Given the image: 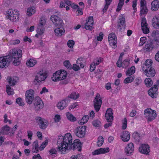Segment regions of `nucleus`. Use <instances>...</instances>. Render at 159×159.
<instances>
[{
    "label": "nucleus",
    "mask_w": 159,
    "mask_h": 159,
    "mask_svg": "<svg viewBox=\"0 0 159 159\" xmlns=\"http://www.w3.org/2000/svg\"><path fill=\"white\" fill-rule=\"evenodd\" d=\"M22 56V51L15 49L10 50L8 55L0 57V68L7 66L11 61L15 66L19 65L20 63V59Z\"/></svg>",
    "instance_id": "obj_1"
},
{
    "label": "nucleus",
    "mask_w": 159,
    "mask_h": 159,
    "mask_svg": "<svg viewBox=\"0 0 159 159\" xmlns=\"http://www.w3.org/2000/svg\"><path fill=\"white\" fill-rule=\"evenodd\" d=\"M63 138L62 143V146L59 150L61 153L63 154L66 153L67 150L71 149L72 141V137L70 133L65 134Z\"/></svg>",
    "instance_id": "obj_2"
},
{
    "label": "nucleus",
    "mask_w": 159,
    "mask_h": 159,
    "mask_svg": "<svg viewBox=\"0 0 159 159\" xmlns=\"http://www.w3.org/2000/svg\"><path fill=\"white\" fill-rule=\"evenodd\" d=\"M67 73L63 70L57 71L53 74L52 77V80L54 82L63 80L67 77Z\"/></svg>",
    "instance_id": "obj_3"
},
{
    "label": "nucleus",
    "mask_w": 159,
    "mask_h": 159,
    "mask_svg": "<svg viewBox=\"0 0 159 159\" xmlns=\"http://www.w3.org/2000/svg\"><path fill=\"white\" fill-rule=\"evenodd\" d=\"M159 45V39H156L147 41L143 50L146 52H149L152 51L154 48H156Z\"/></svg>",
    "instance_id": "obj_4"
},
{
    "label": "nucleus",
    "mask_w": 159,
    "mask_h": 159,
    "mask_svg": "<svg viewBox=\"0 0 159 159\" xmlns=\"http://www.w3.org/2000/svg\"><path fill=\"white\" fill-rule=\"evenodd\" d=\"M144 114L148 121H151L155 119L157 117L156 111L150 108H147L144 111Z\"/></svg>",
    "instance_id": "obj_5"
},
{
    "label": "nucleus",
    "mask_w": 159,
    "mask_h": 159,
    "mask_svg": "<svg viewBox=\"0 0 159 159\" xmlns=\"http://www.w3.org/2000/svg\"><path fill=\"white\" fill-rule=\"evenodd\" d=\"M105 117L107 121L109 122L104 125V128L105 129L107 128L112 125V122L113 120V112L111 109H108L106 111L105 114Z\"/></svg>",
    "instance_id": "obj_6"
},
{
    "label": "nucleus",
    "mask_w": 159,
    "mask_h": 159,
    "mask_svg": "<svg viewBox=\"0 0 159 159\" xmlns=\"http://www.w3.org/2000/svg\"><path fill=\"white\" fill-rule=\"evenodd\" d=\"M86 128L85 126L78 127L74 129V134L78 137L83 138L85 134Z\"/></svg>",
    "instance_id": "obj_7"
},
{
    "label": "nucleus",
    "mask_w": 159,
    "mask_h": 159,
    "mask_svg": "<svg viewBox=\"0 0 159 159\" xmlns=\"http://www.w3.org/2000/svg\"><path fill=\"white\" fill-rule=\"evenodd\" d=\"M102 103V98L100 95L98 93L93 100V105L96 111L98 112L100 109Z\"/></svg>",
    "instance_id": "obj_8"
},
{
    "label": "nucleus",
    "mask_w": 159,
    "mask_h": 159,
    "mask_svg": "<svg viewBox=\"0 0 159 159\" xmlns=\"http://www.w3.org/2000/svg\"><path fill=\"white\" fill-rule=\"evenodd\" d=\"M25 100L29 104H31L34 99V92L33 89L27 90L25 93Z\"/></svg>",
    "instance_id": "obj_9"
},
{
    "label": "nucleus",
    "mask_w": 159,
    "mask_h": 159,
    "mask_svg": "<svg viewBox=\"0 0 159 159\" xmlns=\"http://www.w3.org/2000/svg\"><path fill=\"white\" fill-rule=\"evenodd\" d=\"M51 20L55 26L58 27H63L64 23L63 20L57 16H51Z\"/></svg>",
    "instance_id": "obj_10"
},
{
    "label": "nucleus",
    "mask_w": 159,
    "mask_h": 159,
    "mask_svg": "<svg viewBox=\"0 0 159 159\" xmlns=\"http://www.w3.org/2000/svg\"><path fill=\"white\" fill-rule=\"evenodd\" d=\"M47 77L46 73L42 70L37 73L35 77V80L38 83H39L44 81Z\"/></svg>",
    "instance_id": "obj_11"
},
{
    "label": "nucleus",
    "mask_w": 159,
    "mask_h": 159,
    "mask_svg": "<svg viewBox=\"0 0 159 159\" xmlns=\"http://www.w3.org/2000/svg\"><path fill=\"white\" fill-rule=\"evenodd\" d=\"M93 16H90L86 20L85 26L83 28H85L87 30L91 31L93 29Z\"/></svg>",
    "instance_id": "obj_12"
},
{
    "label": "nucleus",
    "mask_w": 159,
    "mask_h": 159,
    "mask_svg": "<svg viewBox=\"0 0 159 159\" xmlns=\"http://www.w3.org/2000/svg\"><path fill=\"white\" fill-rule=\"evenodd\" d=\"M109 43L111 46H114L116 47L117 44V37L115 34L112 33L109 34L108 37Z\"/></svg>",
    "instance_id": "obj_13"
},
{
    "label": "nucleus",
    "mask_w": 159,
    "mask_h": 159,
    "mask_svg": "<svg viewBox=\"0 0 159 159\" xmlns=\"http://www.w3.org/2000/svg\"><path fill=\"white\" fill-rule=\"evenodd\" d=\"M45 24V20L43 18H41L37 30V33L41 35L43 33L45 29L44 26Z\"/></svg>",
    "instance_id": "obj_14"
},
{
    "label": "nucleus",
    "mask_w": 159,
    "mask_h": 159,
    "mask_svg": "<svg viewBox=\"0 0 159 159\" xmlns=\"http://www.w3.org/2000/svg\"><path fill=\"white\" fill-rule=\"evenodd\" d=\"M140 8V15H146L148 13V10L145 0H141Z\"/></svg>",
    "instance_id": "obj_15"
},
{
    "label": "nucleus",
    "mask_w": 159,
    "mask_h": 159,
    "mask_svg": "<svg viewBox=\"0 0 159 159\" xmlns=\"http://www.w3.org/2000/svg\"><path fill=\"white\" fill-rule=\"evenodd\" d=\"M82 144L81 143L80 141L78 139L75 140L74 141L73 143H72L71 149L73 150H77L79 151L81 150Z\"/></svg>",
    "instance_id": "obj_16"
},
{
    "label": "nucleus",
    "mask_w": 159,
    "mask_h": 159,
    "mask_svg": "<svg viewBox=\"0 0 159 159\" xmlns=\"http://www.w3.org/2000/svg\"><path fill=\"white\" fill-rule=\"evenodd\" d=\"M70 100L69 98H66L57 104V107L61 110H63L66 107L70 102Z\"/></svg>",
    "instance_id": "obj_17"
},
{
    "label": "nucleus",
    "mask_w": 159,
    "mask_h": 159,
    "mask_svg": "<svg viewBox=\"0 0 159 159\" xmlns=\"http://www.w3.org/2000/svg\"><path fill=\"white\" fill-rule=\"evenodd\" d=\"M139 151L142 153L146 155L148 154L150 152V147L147 144H142L139 148Z\"/></svg>",
    "instance_id": "obj_18"
},
{
    "label": "nucleus",
    "mask_w": 159,
    "mask_h": 159,
    "mask_svg": "<svg viewBox=\"0 0 159 159\" xmlns=\"http://www.w3.org/2000/svg\"><path fill=\"white\" fill-rule=\"evenodd\" d=\"M158 87L157 85H154L148 91L149 95L152 98H155L157 97Z\"/></svg>",
    "instance_id": "obj_19"
},
{
    "label": "nucleus",
    "mask_w": 159,
    "mask_h": 159,
    "mask_svg": "<svg viewBox=\"0 0 159 159\" xmlns=\"http://www.w3.org/2000/svg\"><path fill=\"white\" fill-rule=\"evenodd\" d=\"M34 104L35 108L37 110L42 108L44 106L43 101L39 97L35 98Z\"/></svg>",
    "instance_id": "obj_20"
},
{
    "label": "nucleus",
    "mask_w": 159,
    "mask_h": 159,
    "mask_svg": "<svg viewBox=\"0 0 159 159\" xmlns=\"http://www.w3.org/2000/svg\"><path fill=\"white\" fill-rule=\"evenodd\" d=\"M134 151V146L133 143H130L128 144L125 148V152L127 155H130Z\"/></svg>",
    "instance_id": "obj_21"
},
{
    "label": "nucleus",
    "mask_w": 159,
    "mask_h": 159,
    "mask_svg": "<svg viewBox=\"0 0 159 159\" xmlns=\"http://www.w3.org/2000/svg\"><path fill=\"white\" fill-rule=\"evenodd\" d=\"M145 75L147 77H154L156 74V72L154 68L152 67L143 70Z\"/></svg>",
    "instance_id": "obj_22"
},
{
    "label": "nucleus",
    "mask_w": 159,
    "mask_h": 159,
    "mask_svg": "<svg viewBox=\"0 0 159 159\" xmlns=\"http://www.w3.org/2000/svg\"><path fill=\"white\" fill-rule=\"evenodd\" d=\"M109 151V148H100L95 150L92 152V154L93 155L104 154L107 153Z\"/></svg>",
    "instance_id": "obj_23"
},
{
    "label": "nucleus",
    "mask_w": 159,
    "mask_h": 159,
    "mask_svg": "<svg viewBox=\"0 0 159 159\" xmlns=\"http://www.w3.org/2000/svg\"><path fill=\"white\" fill-rule=\"evenodd\" d=\"M122 140L125 142H128L130 139V134L128 131H123L122 134L120 136Z\"/></svg>",
    "instance_id": "obj_24"
},
{
    "label": "nucleus",
    "mask_w": 159,
    "mask_h": 159,
    "mask_svg": "<svg viewBox=\"0 0 159 159\" xmlns=\"http://www.w3.org/2000/svg\"><path fill=\"white\" fill-rule=\"evenodd\" d=\"M121 25L124 29H125L126 25L125 24V18L124 17H122L119 19L118 29L119 31H121L122 30Z\"/></svg>",
    "instance_id": "obj_25"
},
{
    "label": "nucleus",
    "mask_w": 159,
    "mask_h": 159,
    "mask_svg": "<svg viewBox=\"0 0 159 159\" xmlns=\"http://www.w3.org/2000/svg\"><path fill=\"white\" fill-rule=\"evenodd\" d=\"M151 5V10L156 11L159 8V2L157 0H154L152 2Z\"/></svg>",
    "instance_id": "obj_26"
},
{
    "label": "nucleus",
    "mask_w": 159,
    "mask_h": 159,
    "mask_svg": "<svg viewBox=\"0 0 159 159\" xmlns=\"http://www.w3.org/2000/svg\"><path fill=\"white\" fill-rule=\"evenodd\" d=\"M152 60L150 59H147L144 64V65L142 67L143 70H146V69H148L150 68L151 66L152 65Z\"/></svg>",
    "instance_id": "obj_27"
},
{
    "label": "nucleus",
    "mask_w": 159,
    "mask_h": 159,
    "mask_svg": "<svg viewBox=\"0 0 159 159\" xmlns=\"http://www.w3.org/2000/svg\"><path fill=\"white\" fill-rule=\"evenodd\" d=\"M55 35L57 36H61L63 35L65 32L63 27H59L54 30Z\"/></svg>",
    "instance_id": "obj_28"
},
{
    "label": "nucleus",
    "mask_w": 159,
    "mask_h": 159,
    "mask_svg": "<svg viewBox=\"0 0 159 159\" xmlns=\"http://www.w3.org/2000/svg\"><path fill=\"white\" fill-rule=\"evenodd\" d=\"M38 141L36 140L34 141L32 144V151L34 153L38 152L39 150V147L38 144Z\"/></svg>",
    "instance_id": "obj_29"
},
{
    "label": "nucleus",
    "mask_w": 159,
    "mask_h": 159,
    "mask_svg": "<svg viewBox=\"0 0 159 159\" xmlns=\"http://www.w3.org/2000/svg\"><path fill=\"white\" fill-rule=\"evenodd\" d=\"M17 80L18 79L16 77H14L13 78L8 77L7 78V80L11 86L14 85L17 81Z\"/></svg>",
    "instance_id": "obj_30"
},
{
    "label": "nucleus",
    "mask_w": 159,
    "mask_h": 159,
    "mask_svg": "<svg viewBox=\"0 0 159 159\" xmlns=\"http://www.w3.org/2000/svg\"><path fill=\"white\" fill-rule=\"evenodd\" d=\"M152 25L153 27L156 28L159 27V19L158 18L154 17L152 21Z\"/></svg>",
    "instance_id": "obj_31"
},
{
    "label": "nucleus",
    "mask_w": 159,
    "mask_h": 159,
    "mask_svg": "<svg viewBox=\"0 0 159 159\" xmlns=\"http://www.w3.org/2000/svg\"><path fill=\"white\" fill-rule=\"evenodd\" d=\"M63 137L61 135H60L58 137V140L57 143L58 147L57 148L58 151L59 149L61 148V147L62 146V140L63 139Z\"/></svg>",
    "instance_id": "obj_32"
},
{
    "label": "nucleus",
    "mask_w": 159,
    "mask_h": 159,
    "mask_svg": "<svg viewBox=\"0 0 159 159\" xmlns=\"http://www.w3.org/2000/svg\"><path fill=\"white\" fill-rule=\"evenodd\" d=\"M37 63L36 60L33 59H30L26 62V64L29 67L34 66Z\"/></svg>",
    "instance_id": "obj_33"
},
{
    "label": "nucleus",
    "mask_w": 159,
    "mask_h": 159,
    "mask_svg": "<svg viewBox=\"0 0 159 159\" xmlns=\"http://www.w3.org/2000/svg\"><path fill=\"white\" fill-rule=\"evenodd\" d=\"M15 13L14 14L12 15L9 18L10 20L12 21H16L18 20V16L19 15V13L17 12V11H15Z\"/></svg>",
    "instance_id": "obj_34"
},
{
    "label": "nucleus",
    "mask_w": 159,
    "mask_h": 159,
    "mask_svg": "<svg viewBox=\"0 0 159 159\" xmlns=\"http://www.w3.org/2000/svg\"><path fill=\"white\" fill-rule=\"evenodd\" d=\"M36 10L34 7L29 8L27 11V14L28 16H30L35 13Z\"/></svg>",
    "instance_id": "obj_35"
},
{
    "label": "nucleus",
    "mask_w": 159,
    "mask_h": 159,
    "mask_svg": "<svg viewBox=\"0 0 159 159\" xmlns=\"http://www.w3.org/2000/svg\"><path fill=\"white\" fill-rule=\"evenodd\" d=\"M79 94L76 93L75 92H73L69 95L67 98H69V99L71 98L75 100L79 98Z\"/></svg>",
    "instance_id": "obj_36"
},
{
    "label": "nucleus",
    "mask_w": 159,
    "mask_h": 159,
    "mask_svg": "<svg viewBox=\"0 0 159 159\" xmlns=\"http://www.w3.org/2000/svg\"><path fill=\"white\" fill-rule=\"evenodd\" d=\"M39 127L43 129H45L48 125L47 121L43 119L41 122V124L39 125Z\"/></svg>",
    "instance_id": "obj_37"
},
{
    "label": "nucleus",
    "mask_w": 159,
    "mask_h": 159,
    "mask_svg": "<svg viewBox=\"0 0 159 159\" xmlns=\"http://www.w3.org/2000/svg\"><path fill=\"white\" fill-rule=\"evenodd\" d=\"M135 67L134 66H132L127 70L126 72V75L127 76H130L131 75L135 73Z\"/></svg>",
    "instance_id": "obj_38"
},
{
    "label": "nucleus",
    "mask_w": 159,
    "mask_h": 159,
    "mask_svg": "<svg viewBox=\"0 0 159 159\" xmlns=\"http://www.w3.org/2000/svg\"><path fill=\"white\" fill-rule=\"evenodd\" d=\"M145 84L148 87H150L153 84V82L150 78H147L144 80Z\"/></svg>",
    "instance_id": "obj_39"
},
{
    "label": "nucleus",
    "mask_w": 159,
    "mask_h": 159,
    "mask_svg": "<svg viewBox=\"0 0 159 159\" xmlns=\"http://www.w3.org/2000/svg\"><path fill=\"white\" fill-rule=\"evenodd\" d=\"M84 61L82 58H78L76 61V63L77 64L80 65V66L82 68L84 67Z\"/></svg>",
    "instance_id": "obj_40"
},
{
    "label": "nucleus",
    "mask_w": 159,
    "mask_h": 159,
    "mask_svg": "<svg viewBox=\"0 0 159 159\" xmlns=\"http://www.w3.org/2000/svg\"><path fill=\"white\" fill-rule=\"evenodd\" d=\"M89 118L88 116H84L80 120L79 124L81 125H84L87 122Z\"/></svg>",
    "instance_id": "obj_41"
},
{
    "label": "nucleus",
    "mask_w": 159,
    "mask_h": 159,
    "mask_svg": "<svg viewBox=\"0 0 159 159\" xmlns=\"http://www.w3.org/2000/svg\"><path fill=\"white\" fill-rule=\"evenodd\" d=\"M66 116L67 119L71 121H75L76 120L75 117L69 112L67 113Z\"/></svg>",
    "instance_id": "obj_42"
},
{
    "label": "nucleus",
    "mask_w": 159,
    "mask_h": 159,
    "mask_svg": "<svg viewBox=\"0 0 159 159\" xmlns=\"http://www.w3.org/2000/svg\"><path fill=\"white\" fill-rule=\"evenodd\" d=\"M103 143V138L102 136H100L98 138L97 145L98 147L101 146Z\"/></svg>",
    "instance_id": "obj_43"
},
{
    "label": "nucleus",
    "mask_w": 159,
    "mask_h": 159,
    "mask_svg": "<svg viewBox=\"0 0 159 159\" xmlns=\"http://www.w3.org/2000/svg\"><path fill=\"white\" fill-rule=\"evenodd\" d=\"M134 77L133 76L128 77L124 80V82L125 84L130 83L134 80Z\"/></svg>",
    "instance_id": "obj_44"
},
{
    "label": "nucleus",
    "mask_w": 159,
    "mask_h": 159,
    "mask_svg": "<svg viewBox=\"0 0 159 159\" xmlns=\"http://www.w3.org/2000/svg\"><path fill=\"white\" fill-rule=\"evenodd\" d=\"M148 25H141L142 30L144 34H148L149 33V29L148 27Z\"/></svg>",
    "instance_id": "obj_45"
},
{
    "label": "nucleus",
    "mask_w": 159,
    "mask_h": 159,
    "mask_svg": "<svg viewBox=\"0 0 159 159\" xmlns=\"http://www.w3.org/2000/svg\"><path fill=\"white\" fill-rule=\"evenodd\" d=\"M103 61V58L101 57L97 58L95 59L93 62L94 65H98Z\"/></svg>",
    "instance_id": "obj_46"
},
{
    "label": "nucleus",
    "mask_w": 159,
    "mask_h": 159,
    "mask_svg": "<svg viewBox=\"0 0 159 159\" xmlns=\"http://www.w3.org/2000/svg\"><path fill=\"white\" fill-rule=\"evenodd\" d=\"M6 89L8 95H12L14 93L13 89L11 88L10 86L9 85H6Z\"/></svg>",
    "instance_id": "obj_47"
},
{
    "label": "nucleus",
    "mask_w": 159,
    "mask_h": 159,
    "mask_svg": "<svg viewBox=\"0 0 159 159\" xmlns=\"http://www.w3.org/2000/svg\"><path fill=\"white\" fill-rule=\"evenodd\" d=\"M16 102L20 106H23L25 105L24 102L20 98H16Z\"/></svg>",
    "instance_id": "obj_48"
},
{
    "label": "nucleus",
    "mask_w": 159,
    "mask_h": 159,
    "mask_svg": "<svg viewBox=\"0 0 159 159\" xmlns=\"http://www.w3.org/2000/svg\"><path fill=\"white\" fill-rule=\"evenodd\" d=\"M132 136L135 140L139 142V141L140 140V134H139L137 132H135L133 134Z\"/></svg>",
    "instance_id": "obj_49"
},
{
    "label": "nucleus",
    "mask_w": 159,
    "mask_h": 159,
    "mask_svg": "<svg viewBox=\"0 0 159 159\" xmlns=\"http://www.w3.org/2000/svg\"><path fill=\"white\" fill-rule=\"evenodd\" d=\"M130 63V60L127 59L124 60L122 62V66L123 68H126Z\"/></svg>",
    "instance_id": "obj_50"
},
{
    "label": "nucleus",
    "mask_w": 159,
    "mask_h": 159,
    "mask_svg": "<svg viewBox=\"0 0 159 159\" xmlns=\"http://www.w3.org/2000/svg\"><path fill=\"white\" fill-rule=\"evenodd\" d=\"M64 66L69 69H72V66L70 64V62L68 60L65 61L64 62Z\"/></svg>",
    "instance_id": "obj_51"
},
{
    "label": "nucleus",
    "mask_w": 159,
    "mask_h": 159,
    "mask_svg": "<svg viewBox=\"0 0 159 159\" xmlns=\"http://www.w3.org/2000/svg\"><path fill=\"white\" fill-rule=\"evenodd\" d=\"M146 38L144 37L141 38L140 40V41L139 45V46H143L146 42Z\"/></svg>",
    "instance_id": "obj_52"
},
{
    "label": "nucleus",
    "mask_w": 159,
    "mask_h": 159,
    "mask_svg": "<svg viewBox=\"0 0 159 159\" xmlns=\"http://www.w3.org/2000/svg\"><path fill=\"white\" fill-rule=\"evenodd\" d=\"M15 11H13L12 9H9L7 12V18L9 19L10 17H11L12 15L14 14L15 13Z\"/></svg>",
    "instance_id": "obj_53"
},
{
    "label": "nucleus",
    "mask_w": 159,
    "mask_h": 159,
    "mask_svg": "<svg viewBox=\"0 0 159 159\" xmlns=\"http://www.w3.org/2000/svg\"><path fill=\"white\" fill-rule=\"evenodd\" d=\"M48 140H46L45 141L43 142L40 147H39V150L41 151L43 150L45 148L46 146L48 144Z\"/></svg>",
    "instance_id": "obj_54"
},
{
    "label": "nucleus",
    "mask_w": 159,
    "mask_h": 159,
    "mask_svg": "<svg viewBox=\"0 0 159 159\" xmlns=\"http://www.w3.org/2000/svg\"><path fill=\"white\" fill-rule=\"evenodd\" d=\"M74 44V41L72 40H69L67 43V44L68 47L70 48H73Z\"/></svg>",
    "instance_id": "obj_55"
},
{
    "label": "nucleus",
    "mask_w": 159,
    "mask_h": 159,
    "mask_svg": "<svg viewBox=\"0 0 159 159\" xmlns=\"http://www.w3.org/2000/svg\"><path fill=\"white\" fill-rule=\"evenodd\" d=\"M92 124L93 126L96 127H99L101 123L100 121L96 120L93 121Z\"/></svg>",
    "instance_id": "obj_56"
},
{
    "label": "nucleus",
    "mask_w": 159,
    "mask_h": 159,
    "mask_svg": "<svg viewBox=\"0 0 159 159\" xmlns=\"http://www.w3.org/2000/svg\"><path fill=\"white\" fill-rule=\"evenodd\" d=\"M138 0H133L132 1V7L134 11V12H135L136 11L137 8L136 6L137 5V2Z\"/></svg>",
    "instance_id": "obj_57"
},
{
    "label": "nucleus",
    "mask_w": 159,
    "mask_h": 159,
    "mask_svg": "<svg viewBox=\"0 0 159 159\" xmlns=\"http://www.w3.org/2000/svg\"><path fill=\"white\" fill-rule=\"evenodd\" d=\"M127 126V120L126 118H125L123 122L122 129H125L126 128Z\"/></svg>",
    "instance_id": "obj_58"
},
{
    "label": "nucleus",
    "mask_w": 159,
    "mask_h": 159,
    "mask_svg": "<svg viewBox=\"0 0 159 159\" xmlns=\"http://www.w3.org/2000/svg\"><path fill=\"white\" fill-rule=\"evenodd\" d=\"M152 35L156 38L159 37V31L157 30L153 31L152 32Z\"/></svg>",
    "instance_id": "obj_59"
},
{
    "label": "nucleus",
    "mask_w": 159,
    "mask_h": 159,
    "mask_svg": "<svg viewBox=\"0 0 159 159\" xmlns=\"http://www.w3.org/2000/svg\"><path fill=\"white\" fill-rule=\"evenodd\" d=\"M124 4L123 3L119 2L118 4L117 8L116 9V11L118 12L120 11L121 10Z\"/></svg>",
    "instance_id": "obj_60"
},
{
    "label": "nucleus",
    "mask_w": 159,
    "mask_h": 159,
    "mask_svg": "<svg viewBox=\"0 0 159 159\" xmlns=\"http://www.w3.org/2000/svg\"><path fill=\"white\" fill-rule=\"evenodd\" d=\"M72 69L75 71H78L80 69V68L79 65L75 64L73 65V66H72Z\"/></svg>",
    "instance_id": "obj_61"
},
{
    "label": "nucleus",
    "mask_w": 159,
    "mask_h": 159,
    "mask_svg": "<svg viewBox=\"0 0 159 159\" xmlns=\"http://www.w3.org/2000/svg\"><path fill=\"white\" fill-rule=\"evenodd\" d=\"M57 152V151L55 148H52L49 151L50 154L52 156H53L54 154H56Z\"/></svg>",
    "instance_id": "obj_62"
},
{
    "label": "nucleus",
    "mask_w": 159,
    "mask_h": 159,
    "mask_svg": "<svg viewBox=\"0 0 159 159\" xmlns=\"http://www.w3.org/2000/svg\"><path fill=\"white\" fill-rule=\"evenodd\" d=\"M43 119H42L41 117L39 116L36 117L35 118V120L36 121L37 123L39 125V124H41V122Z\"/></svg>",
    "instance_id": "obj_63"
},
{
    "label": "nucleus",
    "mask_w": 159,
    "mask_h": 159,
    "mask_svg": "<svg viewBox=\"0 0 159 159\" xmlns=\"http://www.w3.org/2000/svg\"><path fill=\"white\" fill-rule=\"evenodd\" d=\"M70 159H81L80 154L73 155Z\"/></svg>",
    "instance_id": "obj_64"
}]
</instances>
